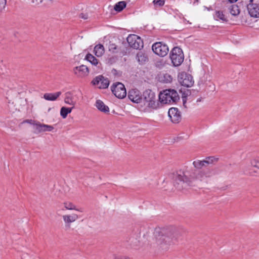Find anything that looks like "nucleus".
I'll list each match as a JSON object with an SVG mask.
<instances>
[{
  "instance_id": "11",
  "label": "nucleus",
  "mask_w": 259,
  "mask_h": 259,
  "mask_svg": "<svg viewBox=\"0 0 259 259\" xmlns=\"http://www.w3.org/2000/svg\"><path fill=\"white\" fill-rule=\"evenodd\" d=\"M129 99L133 102L139 103L143 100V98L140 92L137 89L130 90L128 93Z\"/></svg>"
},
{
  "instance_id": "27",
  "label": "nucleus",
  "mask_w": 259,
  "mask_h": 259,
  "mask_svg": "<svg viewBox=\"0 0 259 259\" xmlns=\"http://www.w3.org/2000/svg\"><path fill=\"white\" fill-rule=\"evenodd\" d=\"M214 17L217 20H222V21H227V18L225 15L224 14L223 12L220 11H217L215 12Z\"/></svg>"
},
{
  "instance_id": "35",
  "label": "nucleus",
  "mask_w": 259,
  "mask_h": 259,
  "mask_svg": "<svg viewBox=\"0 0 259 259\" xmlns=\"http://www.w3.org/2000/svg\"><path fill=\"white\" fill-rule=\"evenodd\" d=\"M153 3L155 8H158L162 6V0H154Z\"/></svg>"
},
{
  "instance_id": "9",
  "label": "nucleus",
  "mask_w": 259,
  "mask_h": 259,
  "mask_svg": "<svg viewBox=\"0 0 259 259\" xmlns=\"http://www.w3.org/2000/svg\"><path fill=\"white\" fill-rule=\"evenodd\" d=\"M92 83L98 86L100 89H106L109 84V81L107 78H105L102 75H99L94 78Z\"/></svg>"
},
{
  "instance_id": "18",
  "label": "nucleus",
  "mask_w": 259,
  "mask_h": 259,
  "mask_svg": "<svg viewBox=\"0 0 259 259\" xmlns=\"http://www.w3.org/2000/svg\"><path fill=\"white\" fill-rule=\"evenodd\" d=\"M61 94V92H58L54 94L46 93L44 95V98L48 101H55L60 96Z\"/></svg>"
},
{
  "instance_id": "14",
  "label": "nucleus",
  "mask_w": 259,
  "mask_h": 259,
  "mask_svg": "<svg viewBox=\"0 0 259 259\" xmlns=\"http://www.w3.org/2000/svg\"><path fill=\"white\" fill-rule=\"evenodd\" d=\"M62 218L66 226L69 228L70 227V224L76 221L78 219V216L75 213H72L69 214H65L63 215Z\"/></svg>"
},
{
  "instance_id": "28",
  "label": "nucleus",
  "mask_w": 259,
  "mask_h": 259,
  "mask_svg": "<svg viewBox=\"0 0 259 259\" xmlns=\"http://www.w3.org/2000/svg\"><path fill=\"white\" fill-rule=\"evenodd\" d=\"M126 7V3L124 1H121L115 4L114 10L117 12L121 11Z\"/></svg>"
},
{
  "instance_id": "46",
  "label": "nucleus",
  "mask_w": 259,
  "mask_h": 259,
  "mask_svg": "<svg viewBox=\"0 0 259 259\" xmlns=\"http://www.w3.org/2000/svg\"><path fill=\"white\" fill-rule=\"evenodd\" d=\"M164 1H163V3H162V5H164Z\"/></svg>"
},
{
  "instance_id": "19",
  "label": "nucleus",
  "mask_w": 259,
  "mask_h": 259,
  "mask_svg": "<svg viewBox=\"0 0 259 259\" xmlns=\"http://www.w3.org/2000/svg\"><path fill=\"white\" fill-rule=\"evenodd\" d=\"M136 58L141 64H145L148 60L147 56L142 52H139L137 53Z\"/></svg>"
},
{
  "instance_id": "2",
  "label": "nucleus",
  "mask_w": 259,
  "mask_h": 259,
  "mask_svg": "<svg viewBox=\"0 0 259 259\" xmlns=\"http://www.w3.org/2000/svg\"><path fill=\"white\" fill-rule=\"evenodd\" d=\"M163 232V244L166 246V249H168L174 241L177 240L182 235L179 230L172 226L165 227Z\"/></svg>"
},
{
  "instance_id": "29",
  "label": "nucleus",
  "mask_w": 259,
  "mask_h": 259,
  "mask_svg": "<svg viewBox=\"0 0 259 259\" xmlns=\"http://www.w3.org/2000/svg\"><path fill=\"white\" fill-rule=\"evenodd\" d=\"M85 59L91 62L93 65H97L98 64V60L91 54H88L86 55Z\"/></svg>"
},
{
  "instance_id": "8",
  "label": "nucleus",
  "mask_w": 259,
  "mask_h": 259,
  "mask_svg": "<svg viewBox=\"0 0 259 259\" xmlns=\"http://www.w3.org/2000/svg\"><path fill=\"white\" fill-rule=\"evenodd\" d=\"M247 8L249 14L251 17L259 18V4L253 3V0H249Z\"/></svg>"
},
{
  "instance_id": "41",
  "label": "nucleus",
  "mask_w": 259,
  "mask_h": 259,
  "mask_svg": "<svg viewBox=\"0 0 259 259\" xmlns=\"http://www.w3.org/2000/svg\"><path fill=\"white\" fill-rule=\"evenodd\" d=\"M161 96H162V91H160L159 93V101H160V103H162Z\"/></svg>"
},
{
  "instance_id": "7",
  "label": "nucleus",
  "mask_w": 259,
  "mask_h": 259,
  "mask_svg": "<svg viewBox=\"0 0 259 259\" xmlns=\"http://www.w3.org/2000/svg\"><path fill=\"white\" fill-rule=\"evenodd\" d=\"M126 39L130 46L133 49H140L143 47L141 38L136 34L129 35Z\"/></svg>"
},
{
  "instance_id": "1",
  "label": "nucleus",
  "mask_w": 259,
  "mask_h": 259,
  "mask_svg": "<svg viewBox=\"0 0 259 259\" xmlns=\"http://www.w3.org/2000/svg\"><path fill=\"white\" fill-rule=\"evenodd\" d=\"M211 171L209 170H203L197 172L189 170H179L171 171L165 174L166 179L172 181L174 185L179 189L183 188V185H189L195 180L204 181L211 176Z\"/></svg>"
},
{
  "instance_id": "23",
  "label": "nucleus",
  "mask_w": 259,
  "mask_h": 259,
  "mask_svg": "<svg viewBox=\"0 0 259 259\" xmlns=\"http://www.w3.org/2000/svg\"><path fill=\"white\" fill-rule=\"evenodd\" d=\"M64 102L66 104L71 105L73 106L75 104V102L73 100L72 95L70 92H67L66 93Z\"/></svg>"
},
{
  "instance_id": "34",
  "label": "nucleus",
  "mask_w": 259,
  "mask_h": 259,
  "mask_svg": "<svg viewBox=\"0 0 259 259\" xmlns=\"http://www.w3.org/2000/svg\"><path fill=\"white\" fill-rule=\"evenodd\" d=\"M250 164L251 166L259 169V158L251 160Z\"/></svg>"
},
{
  "instance_id": "38",
  "label": "nucleus",
  "mask_w": 259,
  "mask_h": 259,
  "mask_svg": "<svg viewBox=\"0 0 259 259\" xmlns=\"http://www.w3.org/2000/svg\"><path fill=\"white\" fill-rule=\"evenodd\" d=\"M155 66L159 69L161 68L162 62L161 60L157 61L155 63Z\"/></svg>"
},
{
  "instance_id": "44",
  "label": "nucleus",
  "mask_w": 259,
  "mask_h": 259,
  "mask_svg": "<svg viewBox=\"0 0 259 259\" xmlns=\"http://www.w3.org/2000/svg\"><path fill=\"white\" fill-rule=\"evenodd\" d=\"M31 121H32L31 120H27L26 121V122H28V123H31Z\"/></svg>"
},
{
  "instance_id": "16",
  "label": "nucleus",
  "mask_w": 259,
  "mask_h": 259,
  "mask_svg": "<svg viewBox=\"0 0 259 259\" xmlns=\"http://www.w3.org/2000/svg\"><path fill=\"white\" fill-rule=\"evenodd\" d=\"M143 99L146 103H148L155 97L154 93L149 90H146L143 93Z\"/></svg>"
},
{
  "instance_id": "31",
  "label": "nucleus",
  "mask_w": 259,
  "mask_h": 259,
  "mask_svg": "<svg viewBox=\"0 0 259 259\" xmlns=\"http://www.w3.org/2000/svg\"><path fill=\"white\" fill-rule=\"evenodd\" d=\"M204 160H197L193 162V164L195 167L197 168H201L203 166H206Z\"/></svg>"
},
{
  "instance_id": "10",
  "label": "nucleus",
  "mask_w": 259,
  "mask_h": 259,
  "mask_svg": "<svg viewBox=\"0 0 259 259\" xmlns=\"http://www.w3.org/2000/svg\"><path fill=\"white\" fill-rule=\"evenodd\" d=\"M168 116L173 123H178L181 119L180 112L177 108H171L168 112Z\"/></svg>"
},
{
  "instance_id": "47",
  "label": "nucleus",
  "mask_w": 259,
  "mask_h": 259,
  "mask_svg": "<svg viewBox=\"0 0 259 259\" xmlns=\"http://www.w3.org/2000/svg\"><path fill=\"white\" fill-rule=\"evenodd\" d=\"M169 66L171 67V65L170 64H169Z\"/></svg>"
},
{
  "instance_id": "33",
  "label": "nucleus",
  "mask_w": 259,
  "mask_h": 259,
  "mask_svg": "<svg viewBox=\"0 0 259 259\" xmlns=\"http://www.w3.org/2000/svg\"><path fill=\"white\" fill-rule=\"evenodd\" d=\"M147 103V106L149 107L152 108L153 109H155L157 107V104L156 103L155 97L153 100H151L150 101H149Z\"/></svg>"
},
{
  "instance_id": "15",
  "label": "nucleus",
  "mask_w": 259,
  "mask_h": 259,
  "mask_svg": "<svg viewBox=\"0 0 259 259\" xmlns=\"http://www.w3.org/2000/svg\"><path fill=\"white\" fill-rule=\"evenodd\" d=\"M152 50L153 53L159 56H162V42H156L154 43L152 46Z\"/></svg>"
},
{
  "instance_id": "3",
  "label": "nucleus",
  "mask_w": 259,
  "mask_h": 259,
  "mask_svg": "<svg viewBox=\"0 0 259 259\" xmlns=\"http://www.w3.org/2000/svg\"><path fill=\"white\" fill-rule=\"evenodd\" d=\"M184 54L181 49L174 47L170 53L171 63L174 66H180L184 61Z\"/></svg>"
},
{
  "instance_id": "42",
  "label": "nucleus",
  "mask_w": 259,
  "mask_h": 259,
  "mask_svg": "<svg viewBox=\"0 0 259 259\" xmlns=\"http://www.w3.org/2000/svg\"><path fill=\"white\" fill-rule=\"evenodd\" d=\"M237 0H228L230 3L236 2Z\"/></svg>"
},
{
  "instance_id": "21",
  "label": "nucleus",
  "mask_w": 259,
  "mask_h": 259,
  "mask_svg": "<svg viewBox=\"0 0 259 259\" xmlns=\"http://www.w3.org/2000/svg\"><path fill=\"white\" fill-rule=\"evenodd\" d=\"M162 229L160 227L156 228L153 232V235L154 238L156 241L161 243L162 239Z\"/></svg>"
},
{
  "instance_id": "5",
  "label": "nucleus",
  "mask_w": 259,
  "mask_h": 259,
  "mask_svg": "<svg viewBox=\"0 0 259 259\" xmlns=\"http://www.w3.org/2000/svg\"><path fill=\"white\" fill-rule=\"evenodd\" d=\"M112 92L114 95L119 99H123L126 95V92L123 84L121 82H116L112 84L111 87Z\"/></svg>"
},
{
  "instance_id": "36",
  "label": "nucleus",
  "mask_w": 259,
  "mask_h": 259,
  "mask_svg": "<svg viewBox=\"0 0 259 259\" xmlns=\"http://www.w3.org/2000/svg\"><path fill=\"white\" fill-rule=\"evenodd\" d=\"M6 0H0V12H2L4 10L6 7Z\"/></svg>"
},
{
  "instance_id": "30",
  "label": "nucleus",
  "mask_w": 259,
  "mask_h": 259,
  "mask_svg": "<svg viewBox=\"0 0 259 259\" xmlns=\"http://www.w3.org/2000/svg\"><path fill=\"white\" fill-rule=\"evenodd\" d=\"M218 158H215L214 157H207L204 160L205 162V165L206 166L209 165V164H212L218 161Z\"/></svg>"
},
{
  "instance_id": "13",
  "label": "nucleus",
  "mask_w": 259,
  "mask_h": 259,
  "mask_svg": "<svg viewBox=\"0 0 259 259\" xmlns=\"http://www.w3.org/2000/svg\"><path fill=\"white\" fill-rule=\"evenodd\" d=\"M33 125L35 130L38 133L51 132L54 128L52 125L40 123L39 122L33 123Z\"/></svg>"
},
{
  "instance_id": "4",
  "label": "nucleus",
  "mask_w": 259,
  "mask_h": 259,
  "mask_svg": "<svg viewBox=\"0 0 259 259\" xmlns=\"http://www.w3.org/2000/svg\"><path fill=\"white\" fill-rule=\"evenodd\" d=\"M179 99L176 91L172 89L163 90V104H171L176 103Z\"/></svg>"
},
{
  "instance_id": "37",
  "label": "nucleus",
  "mask_w": 259,
  "mask_h": 259,
  "mask_svg": "<svg viewBox=\"0 0 259 259\" xmlns=\"http://www.w3.org/2000/svg\"><path fill=\"white\" fill-rule=\"evenodd\" d=\"M169 51L168 48L165 45L163 44V57L166 55Z\"/></svg>"
},
{
  "instance_id": "25",
  "label": "nucleus",
  "mask_w": 259,
  "mask_h": 259,
  "mask_svg": "<svg viewBox=\"0 0 259 259\" xmlns=\"http://www.w3.org/2000/svg\"><path fill=\"white\" fill-rule=\"evenodd\" d=\"M74 108V106H73L71 108H68V107H62L61 108V110H60V115L63 118H65L68 114L71 113L72 109Z\"/></svg>"
},
{
  "instance_id": "26",
  "label": "nucleus",
  "mask_w": 259,
  "mask_h": 259,
  "mask_svg": "<svg viewBox=\"0 0 259 259\" xmlns=\"http://www.w3.org/2000/svg\"><path fill=\"white\" fill-rule=\"evenodd\" d=\"M64 207L68 210H75L82 212V210L76 208L75 205L70 202H65L63 203Z\"/></svg>"
},
{
  "instance_id": "17",
  "label": "nucleus",
  "mask_w": 259,
  "mask_h": 259,
  "mask_svg": "<svg viewBox=\"0 0 259 259\" xmlns=\"http://www.w3.org/2000/svg\"><path fill=\"white\" fill-rule=\"evenodd\" d=\"M96 106L98 110L104 113H108L109 111L108 107L101 100H98L96 102Z\"/></svg>"
},
{
  "instance_id": "43",
  "label": "nucleus",
  "mask_w": 259,
  "mask_h": 259,
  "mask_svg": "<svg viewBox=\"0 0 259 259\" xmlns=\"http://www.w3.org/2000/svg\"><path fill=\"white\" fill-rule=\"evenodd\" d=\"M114 259H120V258L118 257H117V256L114 255Z\"/></svg>"
},
{
  "instance_id": "22",
  "label": "nucleus",
  "mask_w": 259,
  "mask_h": 259,
  "mask_svg": "<svg viewBox=\"0 0 259 259\" xmlns=\"http://www.w3.org/2000/svg\"><path fill=\"white\" fill-rule=\"evenodd\" d=\"M95 54L97 57H101L104 53V48L102 45H97L94 48Z\"/></svg>"
},
{
  "instance_id": "39",
  "label": "nucleus",
  "mask_w": 259,
  "mask_h": 259,
  "mask_svg": "<svg viewBox=\"0 0 259 259\" xmlns=\"http://www.w3.org/2000/svg\"><path fill=\"white\" fill-rule=\"evenodd\" d=\"M43 0H32V3L35 5H38L42 2Z\"/></svg>"
},
{
  "instance_id": "32",
  "label": "nucleus",
  "mask_w": 259,
  "mask_h": 259,
  "mask_svg": "<svg viewBox=\"0 0 259 259\" xmlns=\"http://www.w3.org/2000/svg\"><path fill=\"white\" fill-rule=\"evenodd\" d=\"M108 49L109 51L113 53H116L118 52L117 46L114 44H110Z\"/></svg>"
},
{
  "instance_id": "24",
  "label": "nucleus",
  "mask_w": 259,
  "mask_h": 259,
  "mask_svg": "<svg viewBox=\"0 0 259 259\" xmlns=\"http://www.w3.org/2000/svg\"><path fill=\"white\" fill-rule=\"evenodd\" d=\"M229 12L233 16L238 15L240 13V10L237 5H233L229 8Z\"/></svg>"
},
{
  "instance_id": "20",
  "label": "nucleus",
  "mask_w": 259,
  "mask_h": 259,
  "mask_svg": "<svg viewBox=\"0 0 259 259\" xmlns=\"http://www.w3.org/2000/svg\"><path fill=\"white\" fill-rule=\"evenodd\" d=\"M168 71V73H163V83H170L173 79V77L170 74L171 73H172V70L170 69Z\"/></svg>"
},
{
  "instance_id": "12",
  "label": "nucleus",
  "mask_w": 259,
  "mask_h": 259,
  "mask_svg": "<svg viewBox=\"0 0 259 259\" xmlns=\"http://www.w3.org/2000/svg\"><path fill=\"white\" fill-rule=\"evenodd\" d=\"M74 73L79 77H84L88 75L89 70L88 68L84 65L75 67L73 69Z\"/></svg>"
},
{
  "instance_id": "6",
  "label": "nucleus",
  "mask_w": 259,
  "mask_h": 259,
  "mask_svg": "<svg viewBox=\"0 0 259 259\" xmlns=\"http://www.w3.org/2000/svg\"><path fill=\"white\" fill-rule=\"evenodd\" d=\"M178 81L182 85L187 88L191 87L194 82L192 76L185 72L179 74Z\"/></svg>"
},
{
  "instance_id": "40",
  "label": "nucleus",
  "mask_w": 259,
  "mask_h": 259,
  "mask_svg": "<svg viewBox=\"0 0 259 259\" xmlns=\"http://www.w3.org/2000/svg\"><path fill=\"white\" fill-rule=\"evenodd\" d=\"M80 16L82 18L84 19H87L88 18V15L86 14L81 13Z\"/></svg>"
},
{
  "instance_id": "45",
  "label": "nucleus",
  "mask_w": 259,
  "mask_h": 259,
  "mask_svg": "<svg viewBox=\"0 0 259 259\" xmlns=\"http://www.w3.org/2000/svg\"><path fill=\"white\" fill-rule=\"evenodd\" d=\"M165 66H166V62H165V63H164V65H163V67H165Z\"/></svg>"
}]
</instances>
